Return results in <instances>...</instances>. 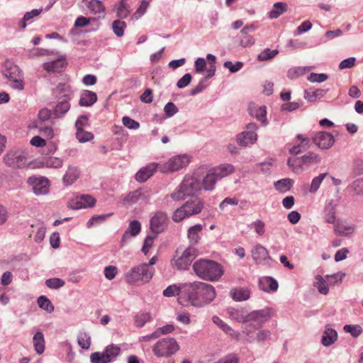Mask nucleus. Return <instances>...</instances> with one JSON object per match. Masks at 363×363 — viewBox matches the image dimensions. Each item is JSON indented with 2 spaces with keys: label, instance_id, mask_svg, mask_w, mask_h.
<instances>
[{
  "label": "nucleus",
  "instance_id": "obj_1",
  "mask_svg": "<svg viewBox=\"0 0 363 363\" xmlns=\"http://www.w3.org/2000/svg\"><path fill=\"white\" fill-rule=\"evenodd\" d=\"M215 288L209 284L194 281L183 284L182 296L178 298L180 304L201 308L210 304L216 298Z\"/></svg>",
  "mask_w": 363,
  "mask_h": 363
},
{
  "label": "nucleus",
  "instance_id": "obj_2",
  "mask_svg": "<svg viewBox=\"0 0 363 363\" xmlns=\"http://www.w3.org/2000/svg\"><path fill=\"white\" fill-rule=\"evenodd\" d=\"M195 274L201 279L216 281L223 274V268L220 264L212 259H199L193 264Z\"/></svg>",
  "mask_w": 363,
  "mask_h": 363
},
{
  "label": "nucleus",
  "instance_id": "obj_3",
  "mask_svg": "<svg viewBox=\"0 0 363 363\" xmlns=\"http://www.w3.org/2000/svg\"><path fill=\"white\" fill-rule=\"evenodd\" d=\"M155 274V269L146 263L131 267L124 274L125 281L132 286H143L150 282Z\"/></svg>",
  "mask_w": 363,
  "mask_h": 363
},
{
  "label": "nucleus",
  "instance_id": "obj_4",
  "mask_svg": "<svg viewBox=\"0 0 363 363\" xmlns=\"http://www.w3.org/2000/svg\"><path fill=\"white\" fill-rule=\"evenodd\" d=\"M201 190V183L195 176L186 175L177 188L170 194L174 201L184 200L186 196H194Z\"/></svg>",
  "mask_w": 363,
  "mask_h": 363
},
{
  "label": "nucleus",
  "instance_id": "obj_5",
  "mask_svg": "<svg viewBox=\"0 0 363 363\" xmlns=\"http://www.w3.org/2000/svg\"><path fill=\"white\" fill-rule=\"evenodd\" d=\"M203 208V202L197 197H192L174 211L172 220L179 223L186 218L199 214Z\"/></svg>",
  "mask_w": 363,
  "mask_h": 363
},
{
  "label": "nucleus",
  "instance_id": "obj_6",
  "mask_svg": "<svg viewBox=\"0 0 363 363\" xmlns=\"http://www.w3.org/2000/svg\"><path fill=\"white\" fill-rule=\"evenodd\" d=\"M2 72L9 79V84L12 89L18 91L23 90V74L17 65L7 60L4 62Z\"/></svg>",
  "mask_w": 363,
  "mask_h": 363
},
{
  "label": "nucleus",
  "instance_id": "obj_7",
  "mask_svg": "<svg viewBox=\"0 0 363 363\" xmlns=\"http://www.w3.org/2000/svg\"><path fill=\"white\" fill-rule=\"evenodd\" d=\"M179 345L173 337H165L158 340L152 347L153 354L157 357H169L177 353Z\"/></svg>",
  "mask_w": 363,
  "mask_h": 363
},
{
  "label": "nucleus",
  "instance_id": "obj_8",
  "mask_svg": "<svg viewBox=\"0 0 363 363\" xmlns=\"http://www.w3.org/2000/svg\"><path fill=\"white\" fill-rule=\"evenodd\" d=\"M273 315V311L269 307L260 310H255L248 313L247 325L255 330L261 328L265 323L269 321Z\"/></svg>",
  "mask_w": 363,
  "mask_h": 363
},
{
  "label": "nucleus",
  "instance_id": "obj_9",
  "mask_svg": "<svg viewBox=\"0 0 363 363\" xmlns=\"http://www.w3.org/2000/svg\"><path fill=\"white\" fill-rule=\"evenodd\" d=\"M121 352L120 347L111 344L106 346L102 352L91 353L90 360L91 363H111L116 360Z\"/></svg>",
  "mask_w": 363,
  "mask_h": 363
},
{
  "label": "nucleus",
  "instance_id": "obj_10",
  "mask_svg": "<svg viewBox=\"0 0 363 363\" xmlns=\"http://www.w3.org/2000/svg\"><path fill=\"white\" fill-rule=\"evenodd\" d=\"M26 151L20 147L11 150L4 157L5 164L11 168H23L26 166L27 157Z\"/></svg>",
  "mask_w": 363,
  "mask_h": 363
},
{
  "label": "nucleus",
  "instance_id": "obj_11",
  "mask_svg": "<svg viewBox=\"0 0 363 363\" xmlns=\"http://www.w3.org/2000/svg\"><path fill=\"white\" fill-rule=\"evenodd\" d=\"M257 129L258 126L255 123H247L245 130L237 135V143L241 147L255 144L257 140Z\"/></svg>",
  "mask_w": 363,
  "mask_h": 363
},
{
  "label": "nucleus",
  "instance_id": "obj_12",
  "mask_svg": "<svg viewBox=\"0 0 363 363\" xmlns=\"http://www.w3.org/2000/svg\"><path fill=\"white\" fill-rule=\"evenodd\" d=\"M189 157L186 155H177L171 157L169 161L161 165L160 171L162 172H173L179 171L189 163Z\"/></svg>",
  "mask_w": 363,
  "mask_h": 363
},
{
  "label": "nucleus",
  "instance_id": "obj_13",
  "mask_svg": "<svg viewBox=\"0 0 363 363\" xmlns=\"http://www.w3.org/2000/svg\"><path fill=\"white\" fill-rule=\"evenodd\" d=\"M196 250L194 247L186 248L182 255L172 261V264L179 270H185L189 268L192 261L196 258Z\"/></svg>",
  "mask_w": 363,
  "mask_h": 363
},
{
  "label": "nucleus",
  "instance_id": "obj_14",
  "mask_svg": "<svg viewBox=\"0 0 363 363\" xmlns=\"http://www.w3.org/2000/svg\"><path fill=\"white\" fill-rule=\"evenodd\" d=\"M27 182L32 187L33 193L37 196L46 195L49 193L50 182L45 177L32 176L28 179Z\"/></svg>",
  "mask_w": 363,
  "mask_h": 363
},
{
  "label": "nucleus",
  "instance_id": "obj_15",
  "mask_svg": "<svg viewBox=\"0 0 363 363\" xmlns=\"http://www.w3.org/2000/svg\"><path fill=\"white\" fill-rule=\"evenodd\" d=\"M168 224L167 214L163 211H157L150 219V228L153 233L159 234L167 228Z\"/></svg>",
  "mask_w": 363,
  "mask_h": 363
},
{
  "label": "nucleus",
  "instance_id": "obj_16",
  "mask_svg": "<svg viewBox=\"0 0 363 363\" xmlns=\"http://www.w3.org/2000/svg\"><path fill=\"white\" fill-rule=\"evenodd\" d=\"M338 206V200H327L323 208L322 216L323 220L328 224H335L337 220L336 209Z\"/></svg>",
  "mask_w": 363,
  "mask_h": 363
},
{
  "label": "nucleus",
  "instance_id": "obj_17",
  "mask_svg": "<svg viewBox=\"0 0 363 363\" xmlns=\"http://www.w3.org/2000/svg\"><path fill=\"white\" fill-rule=\"evenodd\" d=\"M313 142L321 150H328L335 143L333 135L325 131H320L312 137Z\"/></svg>",
  "mask_w": 363,
  "mask_h": 363
},
{
  "label": "nucleus",
  "instance_id": "obj_18",
  "mask_svg": "<svg viewBox=\"0 0 363 363\" xmlns=\"http://www.w3.org/2000/svg\"><path fill=\"white\" fill-rule=\"evenodd\" d=\"M251 252L253 260L258 264L266 265L271 260L268 250L260 244L255 245Z\"/></svg>",
  "mask_w": 363,
  "mask_h": 363
},
{
  "label": "nucleus",
  "instance_id": "obj_19",
  "mask_svg": "<svg viewBox=\"0 0 363 363\" xmlns=\"http://www.w3.org/2000/svg\"><path fill=\"white\" fill-rule=\"evenodd\" d=\"M52 94L57 99L71 101L74 96V91L69 84L67 83H59L57 86L53 89Z\"/></svg>",
  "mask_w": 363,
  "mask_h": 363
},
{
  "label": "nucleus",
  "instance_id": "obj_20",
  "mask_svg": "<svg viewBox=\"0 0 363 363\" xmlns=\"http://www.w3.org/2000/svg\"><path fill=\"white\" fill-rule=\"evenodd\" d=\"M159 164L151 162L140 168L135 175L137 182L143 183L151 177L159 167Z\"/></svg>",
  "mask_w": 363,
  "mask_h": 363
},
{
  "label": "nucleus",
  "instance_id": "obj_21",
  "mask_svg": "<svg viewBox=\"0 0 363 363\" xmlns=\"http://www.w3.org/2000/svg\"><path fill=\"white\" fill-rule=\"evenodd\" d=\"M150 199L148 191H143L141 189L130 192L125 198L124 201L133 204L138 201L146 202Z\"/></svg>",
  "mask_w": 363,
  "mask_h": 363
},
{
  "label": "nucleus",
  "instance_id": "obj_22",
  "mask_svg": "<svg viewBox=\"0 0 363 363\" xmlns=\"http://www.w3.org/2000/svg\"><path fill=\"white\" fill-rule=\"evenodd\" d=\"M258 285L260 290L267 293L277 291L279 286L278 281L272 277L259 278Z\"/></svg>",
  "mask_w": 363,
  "mask_h": 363
},
{
  "label": "nucleus",
  "instance_id": "obj_23",
  "mask_svg": "<svg viewBox=\"0 0 363 363\" xmlns=\"http://www.w3.org/2000/svg\"><path fill=\"white\" fill-rule=\"evenodd\" d=\"M227 314L233 320L238 323H247L248 313L244 308L229 307L227 309Z\"/></svg>",
  "mask_w": 363,
  "mask_h": 363
},
{
  "label": "nucleus",
  "instance_id": "obj_24",
  "mask_svg": "<svg viewBox=\"0 0 363 363\" xmlns=\"http://www.w3.org/2000/svg\"><path fill=\"white\" fill-rule=\"evenodd\" d=\"M211 172L217 177V179L220 180L235 172V167L233 164L228 163L221 164L213 168H211Z\"/></svg>",
  "mask_w": 363,
  "mask_h": 363
},
{
  "label": "nucleus",
  "instance_id": "obj_25",
  "mask_svg": "<svg viewBox=\"0 0 363 363\" xmlns=\"http://www.w3.org/2000/svg\"><path fill=\"white\" fill-rule=\"evenodd\" d=\"M96 200L94 197L88 194L81 195L77 198L76 201L70 208L72 209H81L85 208H90L95 205Z\"/></svg>",
  "mask_w": 363,
  "mask_h": 363
},
{
  "label": "nucleus",
  "instance_id": "obj_26",
  "mask_svg": "<svg viewBox=\"0 0 363 363\" xmlns=\"http://www.w3.org/2000/svg\"><path fill=\"white\" fill-rule=\"evenodd\" d=\"M57 104L52 110V115L55 118H61L70 109V100L57 99Z\"/></svg>",
  "mask_w": 363,
  "mask_h": 363
},
{
  "label": "nucleus",
  "instance_id": "obj_27",
  "mask_svg": "<svg viewBox=\"0 0 363 363\" xmlns=\"http://www.w3.org/2000/svg\"><path fill=\"white\" fill-rule=\"evenodd\" d=\"M337 339V333L335 330L326 325L323 331L320 342L325 347H329L335 343Z\"/></svg>",
  "mask_w": 363,
  "mask_h": 363
},
{
  "label": "nucleus",
  "instance_id": "obj_28",
  "mask_svg": "<svg viewBox=\"0 0 363 363\" xmlns=\"http://www.w3.org/2000/svg\"><path fill=\"white\" fill-rule=\"evenodd\" d=\"M212 321L230 337L236 340L239 338L240 333L237 331H235L230 325L223 321L218 316L213 315L212 317Z\"/></svg>",
  "mask_w": 363,
  "mask_h": 363
},
{
  "label": "nucleus",
  "instance_id": "obj_29",
  "mask_svg": "<svg viewBox=\"0 0 363 363\" xmlns=\"http://www.w3.org/2000/svg\"><path fill=\"white\" fill-rule=\"evenodd\" d=\"M328 89L308 88L304 91L303 97L308 102H314L325 96Z\"/></svg>",
  "mask_w": 363,
  "mask_h": 363
},
{
  "label": "nucleus",
  "instance_id": "obj_30",
  "mask_svg": "<svg viewBox=\"0 0 363 363\" xmlns=\"http://www.w3.org/2000/svg\"><path fill=\"white\" fill-rule=\"evenodd\" d=\"M96 101L97 96L95 92L84 90L81 93L79 104L80 106L88 107L92 106Z\"/></svg>",
  "mask_w": 363,
  "mask_h": 363
},
{
  "label": "nucleus",
  "instance_id": "obj_31",
  "mask_svg": "<svg viewBox=\"0 0 363 363\" xmlns=\"http://www.w3.org/2000/svg\"><path fill=\"white\" fill-rule=\"evenodd\" d=\"M66 66L65 60L57 59L51 62H45L43 67L48 72H61Z\"/></svg>",
  "mask_w": 363,
  "mask_h": 363
},
{
  "label": "nucleus",
  "instance_id": "obj_32",
  "mask_svg": "<svg viewBox=\"0 0 363 363\" xmlns=\"http://www.w3.org/2000/svg\"><path fill=\"white\" fill-rule=\"evenodd\" d=\"M86 6L92 14L98 15L99 18L104 17L106 9L101 1L90 0Z\"/></svg>",
  "mask_w": 363,
  "mask_h": 363
},
{
  "label": "nucleus",
  "instance_id": "obj_33",
  "mask_svg": "<svg viewBox=\"0 0 363 363\" xmlns=\"http://www.w3.org/2000/svg\"><path fill=\"white\" fill-rule=\"evenodd\" d=\"M230 296L235 301H243L250 298V291L247 288H235L230 292Z\"/></svg>",
  "mask_w": 363,
  "mask_h": 363
},
{
  "label": "nucleus",
  "instance_id": "obj_34",
  "mask_svg": "<svg viewBox=\"0 0 363 363\" xmlns=\"http://www.w3.org/2000/svg\"><path fill=\"white\" fill-rule=\"evenodd\" d=\"M79 171L77 167L69 166L62 180L65 185L72 184L79 177Z\"/></svg>",
  "mask_w": 363,
  "mask_h": 363
},
{
  "label": "nucleus",
  "instance_id": "obj_35",
  "mask_svg": "<svg viewBox=\"0 0 363 363\" xmlns=\"http://www.w3.org/2000/svg\"><path fill=\"white\" fill-rule=\"evenodd\" d=\"M218 181L217 177L211 172L210 169L206 175L203 177L201 183V189L206 191H211L214 189L215 184Z\"/></svg>",
  "mask_w": 363,
  "mask_h": 363
},
{
  "label": "nucleus",
  "instance_id": "obj_36",
  "mask_svg": "<svg viewBox=\"0 0 363 363\" xmlns=\"http://www.w3.org/2000/svg\"><path fill=\"white\" fill-rule=\"evenodd\" d=\"M33 343L35 351L37 354H41L45 351V337L42 332L38 331L33 337Z\"/></svg>",
  "mask_w": 363,
  "mask_h": 363
},
{
  "label": "nucleus",
  "instance_id": "obj_37",
  "mask_svg": "<svg viewBox=\"0 0 363 363\" xmlns=\"http://www.w3.org/2000/svg\"><path fill=\"white\" fill-rule=\"evenodd\" d=\"M313 67L310 66L293 67L288 69L286 76L289 79H295L303 76L307 72Z\"/></svg>",
  "mask_w": 363,
  "mask_h": 363
},
{
  "label": "nucleus",
  "instance_id": "obj_38",
  "mask_svg": "<svg viewBox=\"0 0 363 363\" xmlns=\"http://www.w3.org/2000/svg\"><path fill=\"white\" fill-rule=\"evenodd\" d=\"M203 229V225L201 224H196L191 226L187 231V236L189 242L191 244H196L201 239L200 233Z\"/></svg>",
  "mask_w": 363,
  "mask_h": 363
},
{
  "label": "nucleus",
  "instance_id": "obj_39",
  "mask_svg": "<svg viewBox=\"0 0 363 363\" xmlns=\"http://www.w3.org/2000/svg\"><path fill=\"white\" fill-rule=\"evenodd\" d=\"M250 114L259 121L263 125L266 126L268 124L267 119V107L265 106L251 108Z\"/></svg>",
  "mask_w": 363,
  "mask_h": 363
},
{
  "label": "nucleus",
  "instance_id": "obj_40",
  "mask_svg": "<svg viewBox=\"0 0 363 363\" xmlns=\"http://www.w3.org/2000/svg\"><path fill=\"white\" fill-rule=\"evenodd\" d=\"M288 6L284 2L274 4L272 9L269 12L268 16L270 19H277L281 14L287 11Z\"/></svg>",
  "mask_w": 363,
  "mask_h": 363
},
{
  "label": "nucleus",
  "instance_id": "obj_41",
  "mask_svg": "<svg viewBox=\"0 0 363 363\" xmlns=\"http://www.w3.org/2000/svg\"><path fill=\"white\" fill-rule=\"evenodd\" d=\"M126 1L127 0H121L117 6L116 16L119 18H126L130 13V6Z\"/></svg>",
  "mask_w": 363,
  "mask_h": 363
},
{
  "label": "nucleus",
  "instance_id": "obj_42",
  "mask_svg": "<svg viewBox=\"0 0 363 363\" xmlns=\"http://www.w3.org/2000/svg\"><path fill=\"white\" fill-rule=\"evenodd\" d=\"M183 284L177 285L172 284L167 286L162 292V294L165 297H172L176 295L179 296V298L182 296Z\"/></svg>",
  "mask_w": 363,
  "mask_h": 363
},
{
  "label": "nucleus",
  "instance_id": "obj_43",
  "mask_svg": "<svg viewBox=\"0 0 363 363\" xmlns=\"http://www.w3.org/2000/svg\"><path fill=\"white\" fill-rule=\"evenodd\" d=\"M313 286L318 289V292L323 295H327L329 292L328 285L321 275L315 276V281Z\"/></svg>",
  "mask_w": 363,
  "mask_h": 363
},
{
  "label": "nucleus",
  "instance_id": "obj_44",
  "mask_svg": "<svg viewBox=\"0 0 363 363\" xmlns=\"http://www.w3.org/2000/svg\"><path fill=\"white\" fill-rule=\"evenodd\" d=\"M37 303L41 309L45 311L48 313H52L54 311L55 307L50 299L45 296H40L37 299Z\"/></svg>",
  "mask_w": 363,
  "mask_h": 363
},
{
  "label": "nucleus",
  "instance_id": "obj_45",
  "mask_svg": "<svg viewBox=\"0 0 363 363\" xmlns=\"http://www.w3.org/2000/svg\"><path fill=\"white\" fill-rule=\"evenodd\" d=\"M334 232L337 236H348L352 234L354 230V227L352 225H342L340 223H335Z\"/></svg>",
  "mask_w": 363,
  "mask_h": 363
},
{
  "label": "nucleus",
  "instance_id": "obj_46",
  "mask_svg": "<svg viewBox=\"0 0 363 363\" xmlns=\"http://www.w3.org/2000/svg\"><path fill=\"white\" fill-rule=\"evenodd\" d=\"M293 184V180L289 178L281 179L274 182V185L277 191L285 192L288 191Z\"/></svg>",
  "mask_w": 363,
  "mask_h": 363
},
{
  "label": "nucleus",
  "instance_id": "obj_47",
  "mask_svg": "<svg viewBox=\"0 0 363 363\" xmlns=\"http://www.w3.org/2000/svg\"><path fill=\"white\" fill-rule=\"evenodd\" d=\"M278 53L279 50L277 49L271 50L269 48H265L257 55V59L260 62L267 61L274 58Z\"/></svg>",
  "mask_w": 363,
  "mask_h": 363
},
{
  "label": "nucleus",
  "instance_id": "obj_48",
  "mask_svg": "<svg viewBox=\"0 0 363 363\" xmlns=\"http://www.w3.org/2000/svg\"><path fill=\"white\" fill-rule=\"evenodd\" d=\"M75 137L79 143H84L92 140L94 136L92 133L82 129L76 130Z\"/></svg>",
  "mask_w": 363,
  "mask_h": 363
},
{
  "label": "nucleus",
  "instance_id": "obj_49",
  "mask_svg": "<svg viewBox=\"0 0 363 363\" xmlns=\"http://www.w3.org/2000/svg\"><path fill=\"white\" fill-rule=\"evenodd\" d=\"M112 215V213H106V214H101V215H96L92 216L86 223V227L88 228H90L93 227L94 225H96L102 223L106 220V218L110 217Z\"/></svg>",
  "mask_w": 363,
  "mask_h": 363
},
{
  "label": "nucleus",
  "instance_id": "obj_50",
  "mask_svg": "<svg viewBox=\"0 0 363 363\" xmlns=\"http://www.w3.org/2000/svg\"><path fill=\"white\" fill-rule=\"evenodd\" d=\"M328 175V173H323L319 174L318 176L314 177L312 179L310 188L308 189L310 193L314 194L317 192L322 182L325 178V177Z\"/></svg>",
  "mask_w": 363,
  "mask_h": 363
},
{
  "label": "nucleus",
  "instance_id": "obj_51",
  "mask_svg": "<svg viewBox=\"0 0 363 363\" xmlns=\"http://www.w3.org/2000/svg\"><path fill=\"white\" fill-rule=\"evenodd\" d=\"M126 28L125 21L121 20H115L112 23V30L117 37H122L124 34V30Z\"/></svg>",
  "mask_w": 363,
  "mask_h": 363
},
{
  "label": "nucleus",
  "instance_id": "obj_52",
  "mask_svg": "<svg viewBox=\"0 0 363 363\" xmlns=\"http://www.w3.org/2000/svg\"><path fill=\"white\" fill-rule=\"evenodd\" d=\"M272 339V332L267 329L259 330L256 334V342L263 344Z\"/></svg>",
  "mask_w": 363,
  "mask_h": 363
},
{
  "label": "nucleus",
  "instance_id": "obj_53",
  "mask_svg": "<svg viewBox=\"0 0 363 363\" xmlns=\"http://www.w3.org/2000/svg\"><path fill=\"white\" fill-rule=\"evenodd\" d=\"M343 330L354 338L359 337L363 332V329L359 325H345Z\"/></svg>",
  "mask_w": 363,
  "mask_h": 363
},
{
  "label": "nucleus",
  "instance_id": "obj_54",
  "mask_svg": "<svg viewBox=\"0 0 363 363\" xmlns=\"http://www.w3.org/2000/svg\"><path fill=\"white\" fill-rule=\"evenodd\" d=\"M301 158L303 165L320 162V157L317 154L313 152H310L304 155L303 156L301 157Z\"/></svg>",
  "mask_w": 363,
  "mask_h": 363
},
{
  "label": "nucleus",
  "instance_id": "obj_55",
  "mask_svg": "<svg viewBox=\"0 0 363 363\" xmlns=\"http://www.w3.org/2000/svg\"><path fill=\"white\" fill-rule=\"evenodd\" d=\"M126 230L131 235L132 237H135L140 233L141 230V224L137 220H131Z\"/></svg>",
  "mask_w": 363,
  "mask_h": 363
},
{
  "label": "nucleus",
  "instance_id": "obj_56",
  "mask_svg": "<svg viewBox=\"0 0 363 363\" xmlns=\"http://www.w3.org/2000/svg\"><path fill=\"white\" fill-rule=\"evenodd\" d=\"M151 318L150 313H141L135 316V323L138 328H142Z\"/></svg>",
  "mask_w": 363,
  "mask_h": 363
},
{
  "label": "nucleus",
  "instance_id": "obj_57",
  "mask_svg": "<svg viewBox=\"0 0 363 363\" xmlns=\"http://www.w3.org/2000/svg\"><path fill=\"white\" fill-rule=\"evenodd\" d=\"M78 344L83 349H85V350L89 349L90 347V345H91L90 335L86 333H81L78 336Z\"/></svg>",
  "mask_w": 363,
  "mask_h": 363
},
{
  "label": "nucleus",
  "instance_id": "obj_58",
  "mask_svg": "<svg viewBox=\"0 0 363 363\" xmlns=\"http://www.w3.org/2000/svg\"><path fill=\"white\" fill-rule=\"evenodd\" d=\"M65 282L60 278H51L45 281L46 286L52 289H58L65 285Z\"/></svg>",
  "mask_w": 363,
  "mask_h": 363
},
{
  "label": "nucleus",
  "instance_id": "obj_59",
  "mask_svg": "<svg viewBox=\"0 0 363 363\" xmlns=\"http://www.w3.org/2000/svg\"><path fill=\"white\" fill-rule=\"evenodd\" d=\"M39 132L48 140H50L55 136V130L52 127L49 125H40L37 127Z\"/></svg>",
  "mask_w": 363,
  "mask_h": 363
},
{
  "label": "nucleus",
  "instance_id": "obj_60",
  "mask_svg": "<svg viewBox=\"0 0 363 363\" xmlns=\"http://www.w3.org/2000/svg\"><path fill=\"white\" fill-rule=\"evenodd\" d=\"M328 79V76L326 74L324 73H311L308 77L307 79L313 83L317 82V83H321L325 81H326Z\"/></svg>",
  "mask_w": 363,
  "mask_h": 363
},
{
  "label": "nucleus",
  "instance_id": "obj_61",
  "mask_svg": "<svg viewBox=\"0 0 363 363\" xmlns=\"http://www.w3.org/2000/svg\"><path fill=\"white\" fill-rule=\"evenodd\" d=\"M312 28V23L309 21H303L296 29L294 31V35L297 36L310 30Z\"/></svg>",
  "mask_w": 363,
  "mask_h": 363
},
{
  "label": "nucleus",
  "instance_id": "obj_62",
  "mask_svg": "<svg viewBox=\"0 0 363 363\" xmlns=\"http://www.w3.org/2000/svg\"><path fill=\"white\" fill-rule=\"evenodd\" d=\"M178 111V108L173 102H168L164 107V112L167 118L174 116Z\"/></svg>",
  "mask_w": 363,
  "mask_h": 363
},
{
  "label": "nucleus",
  "instance_id": "obj_63",
  "mask_svg": "<svg viewBox=\"0 0 363 363\" xmlns=\"http://www.w3.org/2000/svg\"><path fill=\"white\" fill-rule=\"evenodd\" d=\"M122 122L125 127L130 130H137L140 127V123L129 116H123Z\"/></svg>",
  "mask_w": 363,
  "mask_h": 363
},
{
  "label": "nucleus",
  "instance_id": "obj_64",
  "mask_svg": "<svg viewBox=\"0 0 363 363\" xmlns=\"http://www.w3.org/2000/svg\"><path fill=\"white\" fill-rule=\"evenodd\" d=\"M225 68L228 69L231 73H235L240 70L243 67L242 62L238 61L233 64L230 61H225L223 64Z\"/></svg>",
  "mask_w": 363,
  "mask_h": 363
}]
</instances>
